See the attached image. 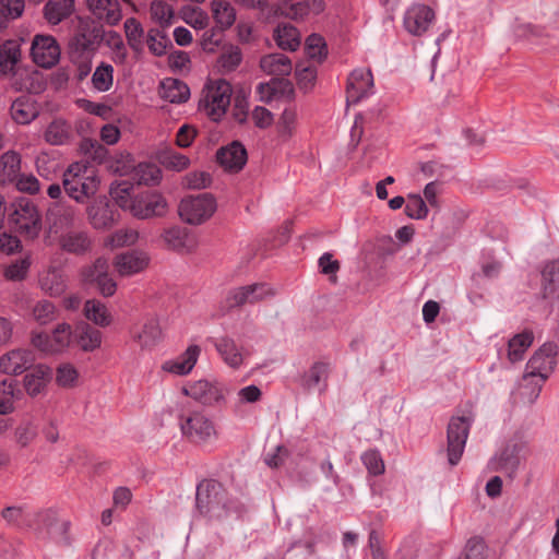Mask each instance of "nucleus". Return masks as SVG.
Masks as SVG:
<instances>
[{
    "label": "nucleus",
    "mask_w": 559,
    "mask_h": 559,
    "mask_svg": "<svg viewBox=\"0 0 559 559\" xmlns=\"http://www.w3.org/2000/svg\"><path fill=\"white\" fill-rule=\"evenodd\" d=\"M557 346L544 344L526 364L520 386V395L527 403H534L540 394L544 382L556 367Z\"/></svg>",
    "instance_id": "1"
},
{
    "label": "nucleus",
    "mask_w": 559,
    "mask_h": 559,
    "mask_svg": "<svg viewBox=\"0 0 559 559\" xmlns=\"http://www.w3.org/2000/svg\"><path fill=\"white\" fill-rule=\"evenodd\" d=\"M99 179L94 166L86 160L71 164L63 174V188L78 203H84L98 190Z\"/></svg>",
    "instance_id": "2"
},
{
    "label": "nucleus",
    "mask_w": 559,
    "mask_h": 559,
    "mask_svg": "<svg viewBox=\"0 0 559 559\" xmlns=\"http://www.w3.org/2000/svg\"><path fill=\"white\" fill-rule=\"evenodd\" d=\"M195 503L198 511L209 519L221 520L234 509L221 483L204 479L197 486Z\"/></svg>",
    "instance_id": "3"
},
{
    "label": "nucleus",
    "mask_w": 559,
    "mask_h": 559,
    "mask_svg": "<svg viewBox=\"0 0 559 559\" xmlns=\"http://www.w3.org/2000/svg\"><path fill=\"white\" fill-rule=\"evenodd\" d=\"M231 84L224 79L207 80L199 100V109L211 120L218 122L226 115L231 100Z\"/></svg>",
    "instance_id": "4"
},
{
    "label": "nucleus",
    "mask_w": 559,
    "mask_h": 559,
    "mask_svg": "<svg viewBox=\"0 0 559 559\" xmlns=\"http://www.w3.org/2000/svg\"><path fill=\"white\" fill-rule=\"evenodd\" d=\"M182 436L195 444H210L217 439L214 423L203 412L193 411L179 416Z\"/></svg>",
    "instance_id": "5"
},
{
    "label": "nucleus",
    "mask_w": 559,
    "mask_h": 559,
    "mask_svg": "<svg viewBox=\"0 0 559 559\" xmlns=\"http://www.w3.org/2000/svg\"><path fill=\"white\" fill-rule=\"evenodd\" d=\"M475 414L469 407L462 415L453 416L448 426V462L455 466L461 461Z\"/></svg>",
    "instance_id": "6"
},
{
    "label": "nucleus",
    "mask_w": 559,
    "mask_h": 559,
    "mask_svg": "<svg viewBox=\"0 0 559 559\" xmlns=\"http://www.w3.org/2000/svg\"><path fill=\"white\" fill-rule=\"evenodd\" d=\"M9 221L15 229L28 239L39 236L43 223L36 204L27 198H20L12 203Z\"/></svg>",
    "instance_id": "7"
},
{
    "label": "nucleus",
    "mask_w": 559,
    "mask_h": 559,
    "mask_svg": "<svg viewBox=\"0 0 559 559\" xmlns=\"http://www.w3.org/2000/svg\"><path fill=\"white\" fill-rule=\"evenodd\" d=\"M216 210V199L210 193L186 197L178 206L180 218L190 225H200L206 222Z\"/></svg>",
    "instance_id": "8"
},
{
    "label": "nucleus",
    "mask_w": 559,
    "mask_h": 559,
    "mask_svg": "<svg viewBox=\"0 0 559 559\" xmlns=\"http://www.w3.org/2000/svg\"><path fill=\"white\" fill-rule=\"evenodd\" d=\"M527 453L526 442L513 438L506 447L497 452L488 462V468L492 472H503L512 476Z\"/></svg>",
    "instance_id": "9"
},
{
    "label": "nucleus",
    "mask_w": 559,
    "mask_h": 559,
    "mask_svg": "<svg viewBox=\"0 0 559 559\" xmlns=\"http://www.w3.org/2000/svg\"><path fill=\"white\" fill-rule=\"evenodd\" d=\"M168 211V203L163 194L145 191L133 197L131 214L139 219L163 217Z\"/></svg>",
    "instance_id": "10"
},
{
    "label": "nucleus",
    "mask_w": 559,
    "mask_h": 559,
    "mask_svg": "<svg viewBox=\"0 0 559 559\" xmlns=\"http://www.w3.org/2000/svg\"><path fill=\"white\" fill-rule=\"evenodd\" d=\"M76 209L68 202H52L46 213L50 235L56 237L74 227L78 219Z\"/></svg>",
    "instance_id": "11"
},
{
    "label": "nucleus",
    "mask_w": 559,
    "mask_h": 559,
    "mask_svg": "<svg viewBox=\"0 0 559 559\" xmlns=\"http://www.w3.org/2000/svg\"><path fill=\"white\" fill-rule=\"evenodd\" d=\"M191 399L206 406H215L225 402L227 389L216 381L198 380L182 389Z\"/></svg>",
    "instance_id": "12"
},
{
    "label": "nucleus",
    "mask_w": 559,
    "mask_h": 559,
    "mask_svg": "<svg viewBox=\"0 0 559 559\" xmlns=\"http://www.w3.org/2000/svg\"><path fill=\"white\" fill-rule=\"evenodd\" d=\"M108 270L109 264L105 258H97L93 264L82 270L83 281L95 285L104 297L112 296L117 289V283L109 275Z\"/></svg>",
    "instance_id": "13"
},
{
    "label": "nucleus",
    "mask_w": 559,
    "mask_h": 559,
    "mask_svg": "<svg viewBox=\"0 0 559 559\" xmlns=\"http://www.w3.org/2000/svg\"><path fill=\"white\" fill-rule=\"evenodd\" d=\"M60 47L51 35L37 34L34 36L31 47L33 61L45 69L56 66L60 59Z\"/></svg>",
    "instance_id": "14"
},
{
    "label": "nucleus",
    "mask_w": 559,
    "mask_h": 559,
    "mask_svg": "<svg viewBox=\"0 0 559 559\" xmlns=\"http://www.w3.org/2000/svg\"><path fill=\"white\" fill-rule=\"evenodd\" d=\"M372 94L373 76L370 69L358 68L353 70L347 80V103L357 104Z\"/></svg>",
    "instance_id": "15"
},
{
    "label": "nucleus",
    "mask_w": 559,
    "mask_h": 559,
    "mask_svg": "<svg viewBox=\"0 0 559 559\" xmlns=\"http://www.w3.org/2000/svg\"><path fill=\"white\" fill-rule=\"evenodd\" d=\"M163 330L157 317H147L131 331L133 342L142 350H152L163 340Z\"/></svg>",
    "instance_id": "16"
},
{
    "label": "nucleus",
    "mask_w": 559,
    "mask_h": 559,
    "mask_svg": "<svg viewBox=\"0 0 559 559\" xmlns=\"http://www.w3.org/2000/svg\"><path fill=\"white\" fill-rule=\"evenodd\" d=\"M435 17V11L430 7L414 3L404 13V28L413 36H421L433 23Z\"/></svg>",
    "instance_id": "17"
},
{
    "label": "nucleus",
    "mask_w": 559,
    "mask_h": 559,
    "mask_svg": "<svg viewBox=\"0 0 559 559\" xmlns=\"http://www.w3.org/2000/svg\"><path fill=\"white\" fill-rule=\"evenodd\" d=\"M36 360L35 353L29 348H14L0 356V372L19 376L28 370Z\"/></svg>",
    "instance_id": "18"
},
{
    "label": "nucleus",
    "mask_w": 559,
    "mask_h": 559,
    "mask_svg": "<svg viewBox=\"0 0 559 559\" xmlns=\"http://www.w3.org/2000/svg\"><path fill=\"white\" fill-rule=\"evenodd\" d=\"M60 249L74 255H84L91 252L93 239L84 228H71L57 236Z\"/></svg>",
    "instance_id": "19"
},
{
    "label": "nucleus",
    "mask_w": 559,
    "mask_h": 559,
    "mask_svg": "<svg viewBox=\"0 0 559 559\" xmlns=\"http://www.w3.org/2000/svg\"><path fill=\"white\" fill-rule=\"evenodd\" d=\"M283 14L295 21L318 16L325 10V0H278Z\"/></svg>",
    "instance_id": "20"
},
{
    "label": "nucleus",
    "mask_w": 559,
    "mask_h": 559,
    "mask_svg": "<svg viewBox=\"0 0 559 559\" xmlns=\"http://www.w3.org/2000/svg\"><path fill=\"white\" fill-rule=\"evenodd\" d=\"M274 294L273 288L264 283L241 286L228 293L227 304L229 307H239L274 296Z\"/></svg>",
    "instance_id": "21"
},
{
    "label": "nucleus",
    "mask_w": 559,
    "mask_h": 559,
    "mask_svg": "<svg viewBox=\"0 0 559 559\" xmlns=\"http://www.w3.org/2000/svg\"><path fill=\"white\" fill-rule=\"evenodd\" d=\"M200 354L201 347L197 344H191L179 356L165 360L160 369L173 376H188L197 365Z\"/></svg>",
    "instance_id": "22"
},
{
    "label": "nucleus",
    "mask_w": 559,
    "mask_h": 559,
    "mask_svg": "<svg viewBox=\"0 0 559 559\" xmlns=\"http://www.w3.org/2000/svg\"><path fill=\"white\" fill-rule=\"evenodd\" d=\"M148 257L143 251L130 250L117 254L112 265L120 276H132L142 272L148 264Z\"/></svg>",
    "instance_id": "23"
},
{
    "label": "nucleus",
    "mask_w": 559,
    "mask_h": 559,
    "mask_svg": "<svg viewBox=\"0 0 559 559\" xmlns=\"http://www.w3.org/2000/svg\"><path fill=\"white\" fill-rule=\"evenodd\" d=\"M38 287L49 297H60L68 288L62 269L56 265L45 269L38 275Z\"/></svg>",
    "instance_id": "24"
},
{
    "label": "nucleus",
    "mask_w": 559,
    "mask_h": 559,
    "mask_svg": "<svg viewBox=\"0 0 559 559\" xmlns=\"http://www.w3.org/2000/svg\"><path fill=\"white\" fill-rule=\"evenodd\" d=\"M87 218L96 229L108 228L117 222V213L106 198L95 200L86 209Z\"/></svg>",
    "instance_id": "25"
},
{
    "label": "nucleus",
    "mask_w": 559,
    "mask_h": 559,
    "mask_svg": "<svg viewBox=\"0 0 559 559\" xmlns=\"http://www.w3.org/2000/svg\"><path fill=\"white\" fill-rule=\"evenodd\" d=\"M255 92L260 102L270 103L282 97L290 98L294 88L286 79H271L269 82L259 83Z\"/></svg>",
    "instance_id": "26"
},
{
    "label": "nucleus",
    "mask_w": 559,
    "mask_h": 559,
    "mask_svg": "<svg viewBox=\"0 0 559 559\" xmlns=\"http://www.w3.org/2000/svg\"><path fill=\"white\" fill-rule=\"evenodd\" d=\"M52 378V370L45 364L36 365L23 378V385L29 396L40 394Z\"/></svg>",
    "instance_id": "27"
},
{
    "label": "nucleus",
    "mask_w": 559,
    "mask_h": 559,
    "mask_svg": "<svg viewBox=\"0 0 559 559\" xmlns=\"http://www.w3.org/2000/svg\"><path fill=\"white\" fill-rule=\"evenodd\" d=\"M329 372V364L322 361L314 362L302 373L299 383L306 391L318 390L319 392H323L326 389Z\"/></svg>",
    "instance_id": "28"
},
{
    "label": "nucleus",
    "mask_w": 559,
    "mask_h": 559,
    "mask_svg": "<svg viewBox=\"0 0 559 559\" xmlns=\"http://www.w3.org/2000/svg\"><path fill=\"white\" fill-rule=\"evenodd\" d=\"M87 5L93 15L108 25H116L122 17L118 0H87Z\"/></svg>",
    "instance_id": "29"
},
{
    "label": "nucleus",
    "mask_w": 559,
    "mask_h": 559,
    "mask_svg": "<svg viewBox=\"0 0 559 559\" xmlns=\"http://www.w3.org/2000/svg\"><path fill=\"white\" fill-rule=\"evenodd\" d=\"M217 159L225 169L239 171L247 163V151L241 143L233 142L217 152Z\"/></svg>",
    "instance_id": "30"
},
{
    "label": "nucleus",
    "mask_w": 559,
    "mask_h": 559,
    "mask_svg": "<svg viewBox=\"0 0 559 559\" xmlns=\"http://www.w3.org/2000/svg\"><path fill=\"white\" fill-rule=\"evenodd\" d=\"M166 246L175 251L188 252L194 249L197 240L186 228L174 226L166 229L163 235Z\"/></svg>",
    "instance_id": "31"
},
{
    "label": "nucleus",
    "mask_w": 559,
    "mask_h": 559,
    "mask_svg": "<svg viewBox=\"0 0 559 559\" xmlns=\"http://www.w3.org/2000/svg\"><path fill=\"white\" fill-rule=\"evenodd\" d=\"M38 114V106L31 96H21L11 105V117L20 124H27L32 122Z\"/></svg>",
    "instance_id": "32"
},
{
    "label": "nucleus",
    "mask_w": 559,
    "mask_h": 559,
    "mask_svg": "<svg viewBox=\"0 0 559 559\" xmlns=\"http://www.w3.org/2000/svg\"><path fill=\"white\" fill-rule=\"evenodd\" d=\"M159 94L169 103L181 104L189 99L190 88L178 79L167 78L160 82Z\"/></svg>",
    "instance_id": "33"
},
{
    "label": "nucleus",
    "mask_w": 559,
    "mask_h": 559,
    "mask_svg": "<svg viewBox=\"0 0 559 559\" xmlns=\"http://www.w3.org/2000/svg\"><path fill=\"white\" fill-rule=\"evenodd\" d=\"M74 11L73 0H48L44 7V17L50 25H58Z\"/></svg>",
    "instance_id": "34"
},
{
    "label": "nucleus",
    "mask_w": 559,
    "mask_h": 559,
    "mask_svg": "<svg viewBox=\"0 0 559 559\" xmlns=\"http://www.w3.org/2000/svg\"><path fill=\"white\" fill-rule=\"evenodd\" d=\"M20 45L15 40H8L0 46V75H11L20 60Z\"/></svg>",
    "instance_id": "35"
},
{
    "label": "nucleus",
    "mask_w": 559,
    "mask_h": 559,
    "mask_svg": "<svg viewBox=\"0 0 559 559\" xmlns=\"http://www.w3.org/2000/svg\"><path fill=\"white\" fill-rule=\"evenodd\" d=\"M21 170V156L14 151H8L0 156V186L13 182Z\"/></svg>",
    "instance_id": "36"
},
{
    "label": "nucleus",
    "mask_w": 559,
    "mask_h": 559,
    "mask_svg": "<svg viewBox=\"0 0 559 559\" xmlns=\"http://www.w3.org/2000/svg\"><path fill=\"white\" fill-rule=\"evenodd\" d=\"M260 67L269 75L285 76L290 74L293 67L290 59L283 53H271L264 56Z\"/></svg>",
    "instance_id": "37"
},
{
    "label": "nucleus",
    "mask_w": 559,
    "mask_h": 559,
    "mask_svg": "<svg viewBox=\"0 0 559 559\" xmlns=\"http://www.w3.org/2000/svg\"><path fill=\"white\" fill-rule=\"evenodd\" d=\"M213 19L221 29L230 28L236 21V9L228 0H212Z\"/></svg>",
    "instance_id": "38"
},
{
    "label": "nucleus",
    "mask_w": 559,
    "mask_h": 559,
    "mask_svg": "<svg viewBox=\"0 0 559 559\" xmlns=\"http://www.w3.org/2000/svg\"><path fill=\"white\" fill-rule=\"evenodd\" d=\"M58 307L49 299H38L31 308V319L38 325L52 323L58 317Z\"/></svg>",
    "instance_id": "39"
},
{
    "label": "nucleus",
    "mask_w": 559,
    "mask_h": 559,
    "mask_svg": "<svg viewBox=\"0 0 559 559\" xmlns=\"http://www.w3.org/2000/svg\"><path fill=\"white\" fill-rule=\"evenodd\" d=\"M215 347L226 365L234 369L240 368L243 362V355L234 340L223 337L216 342Z\"/></svg>",
    "instance_id": "40"
},
{
    "label": "nucleus",
    "mask_w": 559,
    "mask_h": 559,
    "mask_svg": "<svg viewBox=\"0 0 559 559\" xmlns=\"http://www.w3.org/2000/svg\"><path fill=\"white\" fill-rule=\"evenodd\" d=\"M74 337L84 352H93L102 345V333L86 323L76 326Z\"/></svg>",
    "instance_id": "41"
},
{
    "label": "nucleus",
    "mask_w": 559,
    "mask_h": 559,
    "mask_svg": "<svg viewBox=\"0 0 559 559\" xmlns=\"http://www.w3.org/2000/svg\"><path fill=\"white\" fill-rule=\"evenodd\" d=\"M274 39L277 46L284 50L295 51L300 45L299 31L288 24H280L274 31Z\"/></svg>",
    "instance_id": "42"
},
{
    "label": "nucleus",
    "mask_w": 559,
    "mask_h": 559,
    "mask_svg": "<svg viewBox=\"0 0 559 559\" xmlns=\"http://www.w3.org/2000/svg\"><path fill=\"white\" fill-rule=\"evenodd\" d=\"M70 138V127L63 119L52 120L44 132L45 141L50 145H63Z\"/></svg>",
    "instance_id": "43"
},
{
    "label": "nucleus",
    "mask_w": 559,
    "mask_h": 559,
    "mask_svg": "<svg viewBox=\"0 0 559 559\" xmlns=\"http://www.w3.org/2000/svg\"><path fill=\"white\" fill-rule=\"evenodd\" d=\"M84 314L87 320L102 328L111 323V314L107 307L99 300L91 299L84 305Z\"/></svg>",
    "instance_id": "44"
},
{
    "label": "nucleus",
    "mask_w": 559,
    "mask_h": 559,
    "mask_svg": "<svg viewBox=\"0 0 559 559\" xmlns=\"http://www.w3.org/2000/svg\"><path fill=\"white\" fill-rule=\"evenodd\" d=\"M533 343L532 332H523L513 336L508 344V358L514 364L524 358V354Z\"/></svg>",
    "instance_id": "45"
},
{
    "label": "nucleus",
    "mask_w": 559,
    "mask_h": 559,
    "mask_svg": "<svg viewBox=\"0 0 559 559\" xmlns=\"http://www.w3.org/2000/svg\"><path fill=\"white\" fill-rule=\"evenodd\" d=\"M150 16L152 21L158 24L162 28H167L175 22L174 9L162 0H154L151 2Z\"/></svg>",
    "instance_id": "46"
},
{
    "label": "nucleus",
    "mask_w": 559,
    "mask_h": 559,
    "mask_svg": "<svg viewBox=\"0 0 559 559\" xmlns=\"http://www.w3.org/2000/svg\"><path fill=\"white\" fill-rule=\"evenodd\" d=\"M55 355L64 353L74 341V332L69 323L62 322L51 331Z\"/></svg>",
    "instance_id": "47"
},
{
    "label": "nucleus",
    "mask_w": 559,
    "mask_h": 559,
    "mask_svg": "<svg viewBox=\"0 0 559 559\" xmlns=\"http://www.w3.org/2000/svg\"><path fill=\"white\" fill-rule=\"evenodd\" d=\"M133 178L140 185L153 186L157 185L162 179L159 167L152 163H140L133 169Z\"/></svg>",
    "instance_id": "48"
},
{
    "label": "nucleus",
    "mask_w": 559,
    "mask_h": 559,
    "mask_svg": "<svg viewBox=\"0 0 559 559\" xmlns=\"http://www.w3.org/2000/svg\"><path fill=\"white\" fill-rule=\"evenodd\" d=\"M139 240V233L133 228H121L109 235L105 245L111 249L130 247Z\"/></svg>",
    "instance_id": "49"
},
{
    "label": "nucleus",
    "mask_w": 559,
    "mask_h": 559,
    "mask_svg": "<svg viewBox=\"0 0 559 559\" xmlns=\"http://www.w3.org/2000/svg\"><path fill=\"white\" fill-rule=\"evenodd\" d=\"M305 52L311 63H320L328 55L326 44L322 36L311 34L306 39Z\"/></svg>",
    "instance_id": "50"
},
{
    "label": "nucleus",
    "mask_w": 559,
    "mask_h": 559,
    "mask_svg": "<svg viewBox=\"0 0 559 559\" xmlns=\"http://www.w3.org/2000/svg\"><path fill=\"white\" fill-rule=\"evenodd\" d=\"M132 185L128 181L115 182L110 187V197L123 210L132 211Z\"/></svg>",
    "instance_id": "51"
},
{
    "label": "nucleus",
    "mask_w": 559,
    "mask_h": 559,
    "mask_svg": "<svg viewBox=\"0 0 559 559\" xmlns=\"http://www.w3.org/2000/svg\"><path fill=\"white\" fill-rule=\"evenodd\" d=\"M32 265V254L25 255L12 261L4 270L5 278L10 281H23L26 278Z\"/></svg>",
    "instance_id": "52"
},
{
    "label": "nucleus",
    "mask_w": 559,
    "mask_h": 559,
    "mask_svg": "<svg viewBox=\"0 0 559 559\" xmlns=\"http://www.w3.org/2000/svg\"><path fill=\"white\" fill-rule=\"evenodd\" d=\"M79 371L70 362H62L56 369V383L64 389H71L78 385Z\"/></svg>",
    "instance_id": "53"
},
{
    "label": "nucleus",
    "mask_w": 559,
    "mask_h": 559,
    "mask_svg": "<svg viewBox=\"0 0 559 559\" xmlns=\"http://www.w3.org/2000/svg\"><path fill=\"white\" fill-rule=\"evenodd\" d=\"M114 82V68L110 64L102 63L99 64L93 75H92V84L95 90L98 92H107L112 86Z\"/></svg>",
    "instance_id": "54"
},
{
    "label": "nucleus",
    "mask_w": 559,
    "mask_h": 559,
    "mask_svg": "<svg viewBox=\"0 0 559 559\" xmlns=\"http://www.w3.org/2000/svg\"><path fill=\"white\" fill-rule=\"evenodd\" d=\"M180 17L195 29H203L209 23L207 14L202 9L191 5L181 8Z\"/></svg>",
    "instance_id": "55"
},
{
    "label": "nucleus",
    "mask_w": 559,
    "mask_h": 559,
    "mask_svg": "<svg viewBox=\"0 0 559 559\" xmlns=\"http://www.w3.org/2000/svg\"><path fill=\"white\" fill-rule=\"evenodd\" d=\"M545 293L559 297V261H552L545 265L543 272Z\"/></svg>",
    "instance_id": "56"
},
{
    "label": "nucleus",
    "mask_w": 559,
    "mask_h": 559,
    "mask_svg": "<svg viewBox=\"0 0 559 559\" xmlns=\"http://www.w3.org/2000/svg\"><path fill=\"white\" fill-rule=\"evenodd\" d=\"M24 0H0V28L8 20H15L24 12Z\"/></svg>",
    "instance_id": "57"
},
{
    "label": "nucleus",
    "mask_w": 559,
    "mask_h": 559,
    "mask_svg": "<svg viewBox=\"0 0 559 559\" xmlns=\"http://www.w3.org/2000/svg\"><path fill=\"white\" fill-rule=\"evenodd\" d=\"M241 59V50L237 46H229L222 51L217 63L225 72H230L240 64Z\"/></svg>",
    "instance_id": "58"
},
{
    "label": "nucleus",
    "mask_w": 559,
    "mask_h": 559,
    "mask_svg": "<svg viewBox=\"0 0 559 559\" xmlns=\"http://www.w3.org/2000/svg\"><path fill=\"white\" fill-rule=\"evenodd\" d=\"M124 32L129 45L134 49H139L143 44L144 37V29L141 23L134 17L127 19L124 21Z\"/></svg>",
    "instance_id": "59"
},
{
    "label": "nucleus",
    "mask_w": 559,
    "mask_h": 559,
    "mask_svg": "<svg viewBox=\"0 0 559 559\" xmlns=\"http://www.w3.org/2000/svg\"><path fill=\"white\" fill-rule=\"evenodd\" d=\"M37 437V426L32 420H22L15 428L14 438L17 444L26 447Z\"/></svg>",
    "instance_id": "60"
},
{
    "label": "nucleus",
    "mask_w": 559,
    "mask_h": 559,
    "mask_svg": "<svg viewBox=\"0 0 559 559\" xmlns=\"http://www.w3.org/2000/svg\"><path fill=\"white\" fill-rule=\"evenodd\" d=\"M405 213L413 219H423L428 215V207L425 200L418 194L407 197Z\"/></svg>",
    "instance_id": "61"
},
{
    "label": "nucleus",
    "mask_w": 559,
    "mask_h": 559,
    "mask_svg": "<svg viewBox=\"0 0 559 559\" xmlns=\"http://www.w3.org/2000/svg\"><path fill=\"white\" fill-rule=\"evenodd\" d=\"M212 183V176L204 170H193L183 177L182 185L188 189H205Z\"/></svg>",
    "instance_id": "62"
},
{
    "label": "nucleus",
    "mask_w": 559,
    "mask_h": 559,
    "mask_svg": "<svg viewBox=\"0 0 559 559\" xmlns=\"http://www.w3.org/2000/svg\"><path fill=\"white\" fill-rule=\"evenodd\" d=\"M296 78L298 84L304 90H309L317 78V68L313 63L300 62L296 66Z\"/></svg>",
    "instance_id": "63"
},
{
    "label": "nucleus",
    "mask_w": 559,
    "mask_h": 559,
    "mask_svg": "<svg viewBox=\"0 0 559 559\" xmlns=\"http://www.w3.org/2000/svg\"><path fill=\"white\" fill-rule=\"evenodd\" d=\"M361 462L373 476H378L384 473V462L379 451L368 450L361 454Z\"/></svg>",
    "instance_id": "64"
}]
</instances>
